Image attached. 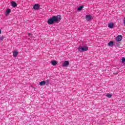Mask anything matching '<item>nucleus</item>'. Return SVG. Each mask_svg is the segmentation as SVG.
<instances>
[{"label":"nucleus","instance_id":"1","mask_svg":"<svg viewBox=\"0 0 125 125\" xmlns=\"http://www.w3.org/2000/svg\"><path fill=\"white\" fill-rule=\"evenodd\" d=\"M61 20V16L58 15L57 16H53L52 18L48 20L47 23L49 25H52L54 23H59Z\"/></svg>","mask_w":125,"mask_h":125},{"label":"nucleus","instance_id":"2","mask_svg":"<svg viewBox=\"0 0 125 125\" xmlns=\"http://www.w3.org/2000/svg\"><path fill=\"white\" fill-rule=\"evenodd\" d=\"M78 50L79 52L83 53V51H87V50H88V47H83L82 46H79V47L78 48Z\"/></svg>","mask_w":125,"mask_h":125},{"label":"nucleus","instance_id":"3","mask_svg":"<svg viewBox=\"0 0 125 125\" xmlns=\"http://www.w3.org/2000/svg\"><path fill=\"white\" fill-rule=\"evenodd\" d=\"M85 19L86 21H90L91 20H92L93 18L92 17L91 15H87L85 16Z\"/></svg>","mask_w":125,"mask_h":125},{"label":"nucleus","instance_id":"4","mask_svg":"<svg viewBox=\"0 0 125 125\" xmlns=\"http://www.w3.org/2000/svg\"><path fill=\"white\" fill-rule=\"evenodd\" d=\"M40 4H35L33 5V9H35V10H38L40 8Z\"/></svg>","mask_w":125,"mask_h":125},{"label":"nucleus","instance_id":"5","mask_svg":"<svg viewBox=\"0 0 125 125\" xmlns=\"http://www.w3.org/2000/svg\"><path fill=\"white\" fill-rule=\"evenodd\" d=\"M69 64V61H65L62 64V67H67Z\"/></svg>","mask_w":125,"mask_h":125},{"label":"nucleus","instance_id":"6","mask_svg":"<svg viewBox=\"0 0 125 125\" xmlns=\"http://www.w3.org/2000/svg\"><path fill=\"white\" fill-rule=\"evenodd\" d=\"M116 40L117 42H121L123 40V37L121 35H119L116 37Z\"/></svg>","mask_w":125,"mask_h":125},{"label":"nucleus","instance_id":"7","mask_svg":"<svg viewBox=\"0 0 125 125\" xmlns=\"http://www.w3.org/2000/svg\"><path fill=\"white\" fill-rule=\"evenodd\" d=\"M19 54V53L18 52V51L15 50V52L13 54V57H17V55Z\"/></svg>","mask_w":125,"mask_h":125},{"label":"nucleus","instance_id":"8","mask_svg":"<svg viewBox=\"0 0 125 125\" xmlns=\"http://www.w3.org/2000/svg\"><path fill=\"white\" fill-rule=\"evenodd\" d=\"M11 5L13 7H16V6H17V3L15 1H12Z\"/></svg>","mask_w":125,"mask_h":125},{"label":"nucleus","instance_id":"9","mask_svg":"<svg viewBox=\"0 0 125 125\" xmlns=\"http://www.w3.org/2000/svg\"><path fill=\"white\" fill-rule=\"evenodd\" d=\"M51 64L53 66H56L57 65V62L56 61H52Z\"/></svg>","mask_w":125,"mask_h":125},{"label":"nucleus","instance_id":"10","mask_svg":"<svg viewBox=\"0 0 125 125\" xmlns=\"http://www.w3.org/2000/svg\"><path fill=\"white\" fill-rule=\"evenodd\" d=\"M11 12L10 9H7L6 11V15H8Z\"/></svg>","mask_w":125,"mask_h":125},{"label":"nucleus","instance_id":"11","mask_svg":"<svg viewBox=\"0 0 125 125\" xmlns=\"http://www.w3.org/2000/svg\"><path fill=\"white\" fill-rule=\"evenodd\" d=\"M113 27H114V24L113 23H110L108 24V28L110 29H113Z\"/></svg>","mask_w":125,"mask_h":125},{"label":"nucleus","instance_id":"12","mask_svg":"<svg viewBox=\"0 0 125 125\" xmlns=\"http://www.w3.org/2000/svg\"><path fill=\"white\" fill-rule=\"evenodd\" d=\"M114 44V42L110 41L108 43V46H113V45Z\"/></svg>","mask_w":125,"mask_h":125},{"label":"nucleus","instance_id":"13","mask_svg":"<svg viewBox=\"0 0 125 125\" xmlns=\"http://www.w3.org/2000/svg\"><path fill=\"white\" fill-rule=\"evenodd\" d=\"M83 6L82 5V6H80V7H79L78 8H77V10H78L79 11L82 10V9H83Z\"/></svg>","mask_w":125,"mask_h":125},{"label":"nucleus","instance_id":"14","mask_svg":"<svg viewBox=\"0 0 125 125\" xmlns=\"http://www.w3.org/2000/svg\"><path fill=\"white\" fill-rule=\"evenodd\" d=\"M40 85H44L45 84V81H42L40 83Z\"/></svg>","mask_w":125,"mask_h":125},{"label":"nucleus","instance_id":"15","mask_svg":"<svg viewBox=\"0 0 125 125\" xmlns=\"http://www.w3.org/2000/svg\"><path fill=\"white\" fill-rule=\"evenodd\" d=\"M106 97H108V98H111V97H112V95L109 94H107Z\"/></svg>","mask_w":125,"mask_h":125},{"label":"nucleus","instance_id":"16","mask_svg":"<svg viewBox=\"0 0 125 125\" xmlns=\"http://www.w3.org/2000/svg\"><path fill=\"white\" fill-rule=\"evenodd\" d=\"M125 62V58H123L122 59V63H124Z\"/></svg>","mask_w":125,"mask_h":125},{"label":"nucleus","instance_id":"17","mask_svg":"<svg viewBox=\"0 0 125 125\" xmlns=\"http://www.w3.org/2000/svg\"><path fill=\"white\" fill-rule=\"evenodd\" d=\"M3 39H4L3 36L0 37V41H3Z\"/></svg>","mask_w":125,"mask_h":125},{"label":"nucleus","instance_id":"18","mask_svg":"<svg viewBox=\"0 0 125 125\" xmlns=\"http://www.w3.org/2000/svg\"><path fill=\"white\" fill-rule=\"evenodd\" d=\"M124 24H125V18L124 19Z\"/></svg>","mask_w":125,"mask_h":125},{"label":"nucleus","instance_id":"19","mask_svg":"<svg viewBox=\"0 0 125 125\" xmlns=\"http://www.w3.org/2000/svg\"><path fill=\"white\" fill-rule=\"evenodd\" d=\"M0 34H1V30L0 29Z\"/></svg>","mask_w":125,"mask_h":125}]
</instances>
